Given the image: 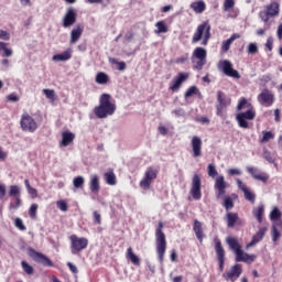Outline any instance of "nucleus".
<instances>
[{
	"mask_svg": "<svg viewBox=\"0 0 282 282\" xmlns=\"http://www.w3.org/2000/svg\"><path fill=\"white\" fill-rule=\"evenodd\" d=\"M281 217H282L281 210L278 209V207H274L270 213L271 221H273V224H276L278 221H282Z\"/></svg>",
	"mask_w": 282,
	"mask_h": 282,
	"instance_id": "nucleus-36",
	"label": "nucleus"
},
{
	"mask_svg": "<svg viewBox=\"0 0 282 282\" xmlns=\"http://www.w3.org/2000/svg\"><path fill=\"white\" fill-rule=\"evenodd\" d=\"M158 177V171H155L154 169H148L145 171V175L143 177V180L140 182V186L142 188H149L151 186V184H153V180H156Z\"/></svg>",
	"mask_w": 282,
	"mask_h": 282,
	"instance_id": "nucleus-12",
	"label": "nucleus"
},
{
	"mask_svg": "<svg viewBox=\"0 0 282 282\" xmlns=\"http://www.w3.org/2000/svg\"><path fill=\"white\" fill-rule=\"evenodd\" d=\"M155 28H158L155 31L156 34H166V32H169V28H166V23H164V21L156 22Z\"/></svg>",
	"mask_w": 282,
	"mask_h": 282,
	"instance_id": "nucleus-42",
	"label": "nucleus"
},
{
	"mask_svg": "<svg viewBox=\"0 0 282 282\" xmlns=\"http://www.w3.org/2000/svg\"><path fill=\"white\" fill-rule=\"evenodd\" d=\"M74 138H76V134L74 132L65 131L62 133V147H69L72 142H74Z\"/></svg>",
	"mask_w": 282,
	"mask_h": 282,
	"instance_id": "nucleus-26",
	"label": "nucleus"
},
{
	"mask_svg": "<svg viewBox=\"0 0 282 282\" xmlns=\"http://www.w3.org/2000/svg\"><path fill=\"white\" fill-rule=\"evenodd\" d=\"M9 197H21V187L18 185H11L9 187Z\"/></svg>",
	"mask_w": 282,
	"mask_h": 282,
	"instance_id": "nucleus-40",
	"label": "nucleus"
},
{
	"mask_svg": "<svg viewBox=\"0 0 282 282\" xmlns=\"http://www.w3.org/2000/svg\"><path fill=\"white\" fill-rule=\"evenodd\" d=\"M189 193L193 199H202V176H199L198 174H194L192 178V187Z\"/></svg>",
	"mask_w": 282,
	"mask_h": 282,
	"instance_id": "nucleus-6",
	"label": "nucleus"
},
{
	"mask_svg": "<svg viewBox=\"0 0 282 282\" xmlns=\"http://www.w3.org/2000/svg\"><path fill=\"white\" fill-rule=\"evenodd\" d=\"M113 113H116V104L111 102V95L102 94L99 98V106L95 108V115L102 119Z\"/></svg>",
	"mask_w": 282,
	"mask_h": 282,
	"instance_id": "nucleus-1",
	"label": "nucleus"
},
{
	"mask_svg": "<svg viewBox=\"0 0 282 282\" xmlns=\"http://www.w3.org/2000/svg\"><path fill=\"white\" fill-rule=\"evenodd\" d=\"M216 254L218 260H225L226 257V250H224V247L221 246V241H216L215 246Z\"/></svg>",
	"mask_w": 282,
	"mask_h": 282,
	"instance_id": "nucleus-35",
	"label": "nucleus"
},
{
	"mask_svg": "<svg viewBox=\"0 0 282 282\" xmlns=\"http://www.w3.org/2000/svg\"><path fill=\"white\" fill-rule=\"evenodd\" d=\"M194 232L199 241L204 239V229H202V223L199 220L194 221Z\"/></svg>",
	"mask_w": 282,
	"mask_h": 282,
	"instance_id": "nucleus-33",
	"label": "nucleus"
},
{
	"mask_svg": "<svg viewBox=\"0 0 282 282\" xmlns=\"http://www.w3.org/2000/svg\"><path fill=\"white\" fill-rule=\"evenodd\" d=\"M257 259V256L254 254H248L246 252H243V250H239L236 252V261L238 262H243V263H252V261H254Z\"/></svg>",
	"mask_w": 282,
	"mask_h": 282,
	"instance_id": "nucleus-19",
	"label": "nucleus"
},
{
	"mask_svg": "<svg viewBox=\"0 0 282 282\" xmlns=\"http://www.w3.org/2000/svg\"><path fill=\"white\" fill-rule=\"evenodd\" d=\"M56 206L59 210H62V213H67L68 210L67 202L64 199L57 200Z\"/></svg>",
	"mask_w": 282,
	"mask_h": 282,
	"instance_id": "nucleus-46",
	"label": "nucleus"
},
{
	"mask_svg": "<svg viewBox=\"0 0 282 282\" xmlns=\"http://www.w3.org/2000/svg\"><path fill=\"white\" fill-rule=\"evenodd\" d=\"M21 208V196L15 197V203H10L9 210L14 212Z\"/></svg>",
	"mask_w": 282,
	"mask_h": 282,
	"instance_id": "nucleus-43",
	"label": "nucleus"
},
{
	"mask_svg": "<svg viewBox=\"0 0 282 282\" xmlns=\"http://www.w3.org/2000/svg\"><path fill=\"white\" fill-rule=\"evenodd\" d=\"M80 36H83V28L80 25H77L75 29L70 31V43L73 45L75 43H78Z\"/></svg>",
	"mask_w": 282,
	"mask_h": 282,
	"instance_id": "nucleus-27",
	"label": "nucleus"
},
{
	"mask_svg": "<svg viewBox=\"0 0 282 282\" xmlns=\"http://www.w3.org/2000/svg\"><path fill=\"white\" fill-rule=\"evenodd\" d=\"M173 113H174L177 118H180V117H182V116L185 115V111H184V109L178 108V109L174 110Z\"/></svg>",
	"mask_w": 282,
	"mask_h": 282,
	"instance_id": "nucleus-62",
	"label": "nucleus"
},
{
	"mask_svg": "<svg viewBox=\"0 0 282 282\" xmlns=\"http://www.w3.org/2000/svg\"><path fill=\"white\" fill-rule=\"evenodd\" d=\"M241 264H235L224 276L225 279H239V276H241Z\"/></svg>",
	"mask_w": 282,
	"mask_h": 282,
	"instance_id": "nucleus-25",
	"label": "nucleus"
},
{
	"mask_svg": "<svg viewBox=\"0 0 282 282\" xmlns=\"http://www.w3.org/2000/svg\"><path fill=\"white\" fill-rule=\"evenodd\" d=\"M1 41H10V33L8 31L0 30Z\"/></svg>",
	"mask_w": 282,
	"mask_h": 282,
	"instance_id": "nucleus-57",
	"label": "nucleus"
},
{
	"mask_svg": "<svg viewBox=\"0 0 282 282\" xmlns=\"http://www.w3.org/2000/svg\"><path fill=\"white\" fill-rule=\"evenodd\" d=\"M265 232H268V227H261L252 237L251 241L247 245V250L249 248H252L253 246H257V243L263 241V238L265 237Z\"/></svg>",
	"mask_w": 282,
	"mask_h": 282,
	"instance_id": "nucleus-17",
	"label": "nucleus"
},
{
	"mask_svg": "<svg viewBox=\"0 0 282 282\" xmlns=\"http://www.w3.org/2000/svg\"><path fill=\"white\" fill-rule=\"evenodd\" d=\"M262 158H264L269 164H274V162H276V158H274V154L268 151V149L263 150Z\"/></svg>",
	"mask_w": 282,
	"mask_h": 282,
	"instance_id": "nucleus-41",
	"label": "nucleus"
},
{
	"mask_svg": "<svg viewBox=\"0 0 282 282\" xmlns=\"http://www.w3.org/2000/svg\"><path fill=\"white\" fill-rule=\"evenodd\" d=\"M217 101L218 105L216 106V113L217 116H219L220 118H224V109H226V107L230 106V98L226 96V94H224L221 90H219L217 93Z\"/></svg>",
	"mask_w": 282,
	"mask_h": 282,
	"instance_id": "nucleus-7",
	"label": "nucleus"
},
{
	"mask_svg": "<svg viewBox=\"0 0 282 282\" xmlns=\"http://www.w3.org/2000/svg\"><path fill=\"white\" fill-rule=\"evenodd\" d=\"M186 78H188L187 74L180 73L178 76L172 80V85L170 86V89H172V91H177V89L182 87V83H184Z\"/></svg>",
	"mask_w": 282,
	"mask_h": 282,
	"instance_id": "nucleus-21",
	"label": "nucleus"
},
{
	"mask_svg": "<svg viewBox=\"0 0 282 282\" xmlns=\"http://www.w3.org/2000/svg\"><path fill=\"white\" fill-rule=\"evenodd\" d=\"M235 8V0H225L224 10L228 12V10H232Z\"/></svg>",
	"mask_w": 282,
	"mask_h": 282,
	"instance_id": "nucleus-52",
	"label": "nucleus"
},
{
	"mask_svg": "<svg viewBox=\"0 0 282 282\" xmlns=\"http://www.w3.org/2000/svg\"><path fill=\"white\" fill-rule=\"evenodd\" d=\"M207 173H208V176L213 177V178H215V177H217V175H219V172H217V167H215L214 164H209L207 166Z\"/></svg>",
	"mask_w": 282,
	"mask_h": 282,
	"instance_id": "nucleus-44",
	"label": "nucleus"
},
{
	"mask_svg": "<svg viewBox=\"0 0 282 282\" xmlns=\"http://www.w3.org/2000/svg\"><path fill=\"white\" fill-rule=\"evenodd\" d=\"M282 221L273 223L271 229L272 241H278L281 239Z\"/></svg>",
	"mask_w": 282,
	"mask_h": 282,
	"instance_id": "nucleus-23",
	"label": "nucleus"
},
{
	"mask_svg": "<svg viewBox=\"0 0 282 282\" xmlns=\"http://www.w3.org/2000/svg\"><path fill=\"white\" fill-rule=\"evenodd\" d=\"M6 197V185L0 184V199Z\"/></svg>",
	"mask_w": 282,
	"mask_h": 282,
	"instance_id": "nucleus-63",
	"label": "nucleus"
},
{
	"mask_svg": "<svg viewBox=\"0 0 282 282\" xmlns=\"http://www.w3.org/2000/svg\"><path fill=\"white\" fill-rule=\"evenodd\" d=\"M226 242L230 250L235 251V254L241 250V245H239L237 238L227 237Z\"/></svg>",
	"mask_w": 282,
	"mask_h": 282,
	"instance_id": "nucleus-29",
	"label": "nucleus"
},
{
	"mask_svg": "<svg viewBox=\"0 0 282 282\" xmlns=\"http://www.w3.org/2000/svg\"><path fill=\"white\" fill-rule=\"evenodd\" d=\"M7 100L9 102H19V97L17 94H11L7 96Z\"/></svg>",
	"mask_w": 282,
	"mask_h": 282,
	"instance_id": "nucleus-59",
	"label": "nucleus"
},
{
	"mask_svg": "<svg viewBox=\"0 0 282 282\" xmlns=\"http://www.w3.org/2000/svg\"><path fill=\"white\" fill-rule=\"evenodd\" d=\"M69 58H72V50H67L61 54H56L52 57V61H54L55 63H61V62H65V61H69Z\"/></svg>",
	"mask_w": 282,
	"mask_h": 282,
	"instance_id": "nucleus-28",
	"label": "nucleus"
},
{
	"mask_svg": "<svg viewBox=\"0 0 282 282\" xmlns=\"http://www.w3.org/2000/svg\"><path fill=\"white\" fill-rule=\"evenodd\" d=\"M247 173H249L253 180H258V182H268V175L260 174L257 167L247 166Z\"/></svg>",
	"mask_w": 282,
	"mask_h": 282,
	"instance_id": "nucleus-22",
	"label": "nucleus"
},
{
	"mask_svg": "<svg viewBox=\"0 0 282 282\" xmlns=\"http://www.w3.org/2000/svg\"><path fill=\"white\" fill-rule=\"evenodd\" d=\"M276 35H278V39L281 41V39H282V23L278 26Z\"/></svg>",
	"mask_w": 282,
	"mask_h": 282,
	"instance_id": "nucleus-64",
	"label": "nucleus"
},
{
	"mask_svg": "<svg viewBox=\"0 0 282 282\" xmlns=\"http://www.w3.org/2000/svg\"><path fill=\"white\" fill-rule=\"evenodd\" d=\"M28 254L31 259L35 261V263H40L45 268L54 267V263L52 262V260H50V258H47V256L43 254L42 252L35 251L32 247L28 249Z\"/></svg>",
	"mask_w": 282,
	"mask_h": 282,
	"instance_id": "nucleus-4",
	"label": "nucleus"
},
{
	"mask_svg": "<svg viewBox=\"0 0 282 282\" xmlns=\"http://www.w3.org/2000/svg\"><path fill=\"white\" fill-rule=\"evenodd\" d=\"M235 224H238L239 226H241V224H243L240 218L239 215H237V213H227V226L228 228H235Z\"/></svg>",
	"mask_w": 282,
	"mask_h": 282,
	"instance_id": "nucleus-24",
	"label": "nucleus"
},
{
	"mask_svg": "<svg viewBox=\"0 0 282 282\" xmlns=\"http://www.w3.org/2000/svg\"><path fill=\"white\" fill-rule=\"evenodd\" d=\"M72 241V252L76 254V252H80V250H85L89 245V241L86 238H79L78 236H70Z\"/></svg>",
	"mask_w": 282,
	"mask_h": 282,
	"instance_id": "nucleus-10",
	"label": "nucleus"
},
{
	"mask_svg": "<svg viewBox=\"0 0 282 282\" xmlns=\"http://www.w3.org/2000/svg\"><path fill=\"white\" fill-rule=\"evenodd\" d=\"M22 269L28 273V274H34V268L30 265L26 261L21 262Z\"/></svg>",
	"mask_w": 282,
	"mask_h": 282,
	"instance_id": "nucleus-48",
	"label": "nucleus"
},
{
	"mask_svg": "<svg viewBox=\"0 0 282 282\" xmlns=\"http://www.w3.org/2000/svg\"><path fill=\"white\" fill-rule=\"evenodd\" d=\"M202 138L195 135L192 138L191 148L193 158H202Z\"/></svg>",
	"mask_w": 282,
	"mask_h": 282,
	"instance_id": "nucleus-16",
	"label": "nucleus"
},
{
	"mask_svg": "<svg viewBox=\"0 0 282 282\" xmlns=\"http://www.w3.org/2000/svg\"><path fill=\"white\" fill-rule=\"evenodd\" d=\"M76 17H77L76 10H74V8H68L63 18V22H62L63 28H72V25L76 23Z\"/></svg>",
	"mask_w": 282,
	"mask_h": 282,
	"instance_id": "nucleus-13",
	"label": "nucleus"
},
{
	"mask_svg": "<svg viewBox=\"0 0 282 282\" xmlns=\"http://www.w3.org/2000/svg\"><path fill=\"white\" fill-rule=\"evenodd\" d=\"M206 56H207L206 48L196 47L194 50L192 57L197 59V63H196L197 69H202V67H204L206 65Z\"/></svg>",
	"mask_w": 282,
	"mask_h": 282,
	"instance_id": "nucleus-11",
	"label": "nucleus"
},
{
	"mask_svg": "<svg viewBox=\"0 0 282 282\" xmlns=\"http://www.w3.org/2000/svg\"><path fill=\"white\" fill-rule=\"evenodd\" d=\"M228 175H241V170L230 169V170H228Z\"/></svg>",
	"mask_w": 282,
	"mask_h": 282,
	"instance_id": "nucleus-61",
	"label": "nucleus"
},
{
	"mask_svg": "<svg viewBox=\"0 0 282 282\" xmlns=\"http://www.w3.org/2000/svg\"><path fill=\"white\" fill-rule=\"evenodd\" d=\"M39 210V205L37 204H32L30 209H29V215L31 219H36V212Z\"/></svg>",
	"mask_w": 282,
	"mask_h": 282,
	"instance_id": "nucleus-49",
	"label": "nucleus"
},
{
	"mask_svg": "<svg viewBox=\"0 0 282 282\" xmlns=\"http://www.w3.org/2000/svg\"><path fill=\"white\" fill-rule=\"evenodd\" d=\"M95 80H96L97 85H107V83H109V75L100 72L96 75Z\"/></svg>",
	"mask_w": 282,
	"mask_h": 282,
	"instance_id": "nucleus-37",
	"label": "nucleus"
},
{
	"mask_svg": "<svg viewBox=\"0 0 282 282\" xmlns=\"http://www.w3.org/2000/svg\"><path fill=\"white\" fill-rule=\"evenodd\" d=\"M263 213H265V206L259 205L258 207L253 208L252 214L253 217L259 221V224L263 223Z\"/></svg>",
	"mask_w": 282,
	"mask_h": 282,
	"instance_id": "nucleus-30",
	"label": "nucleus"
},
{
	"mask_svg": "<svg viewBox=\"0 0 282 282\" xmlns=\"http://www.w3.org/2000/svg\"><path fill=\"white\" fill-rule=\"evenodd\" d=\"M197 91H199L197 87L195 86L189 87L185 93V98H191V96H193L194 94H197Z\"/></svg>",
	"mask_w": 282,
	"mask_h": 282,
	"instance_id": "nucleus-54",
	"label": "nucleus"
},
{
	"mask_svg": "<svg viewBox=\"0 0 282 282\" xmlns=\"http://www.w3.org/2000/svg\"><path fill=\"white\" fill-rule=\"evenodd\" d=\"M237 39H240V35L235 33L227 41L223 42V52H228V50H230V46L232 45V43H235V41H237Z\"/></svg>",
	"mask_w": 282,
	"mask_h": 282,
	"instance_id": "nucleus-31",
	"label": "nucleus"
},
{
	"mask_svg": "<svg viewBox=\"0 0 282 282\" xmlns=\"http://www.w3.org/2000/svg\"><path fill=\"white\" fill-rule=\"evenodd\" d=\"M228 187V184L226 183L224 175H220L215 181V188L218 189V193L216 197L219 199L223 195L226 194V188Z\"/></svg>",
	"mask_w": 282,
	"mask_h": 282,
	"instance_id": "nucleus-18",
	"label": "nucleus"
},
{
	"mask_svg": "<svg viewBox=\"0 0 282 282\" xmlns=\"http://www.w3.org/2000/svg\"><path fill=\"white\" fill-rule=\"evenodd\" d=\"M22 130L26 131L28 133H34L36 129H39V124H36V121L32 116L28 113H23L21 121H20Z\"/></svg>",
	"mask_w": 282,
	"mask_h": 282,
	"instance_id": "nucleus-5",
	"label": "nucleus"
},
{
	"mask_svg": "<svg viewBox=\"0 0 282 282\" xmlns=\"http://www.w3.org/2000/svg\"><path fill=\"white\" fill-rule=\"evenodd\" d=\"M224 206L226 208V210H231V208H235V203H232V198L230 197H226L224 200Z\"/></svg>",
	"mask_w": 282,
	"mask_h": 282,
	"instance_id": "nucleus-50",
	"label": "nucleus"
},
{
	"mask_svg": "<svg viewBox=\"0 0 282 282\" xmlns=\"http://www.w3.org/2000/svg\"><path fill=\"white\" fill-rule=\"evenodd\" d=\"M127 259H129L133 265H140V258L133 253L132 248H128Z\"/></svg>",
	"mask_w": 282,
	"mask_h": 282,
	"instance_id": "nucleus-38",
	"label": "nucleus"
},
{
	"mask_svg": "<svg viewBox=\"0 0 282 282\" xmlns=\"http://www.w3.org/2000/svg\"><path fill=\"white\" fill-rule=\"evenodd\" d=\"M89 189L95 195H98V193L100 192V177H98V174H93L90 176Z\"/></svg>",
	"mask_w": 282,
	"mask_h": 282,
	"instance_id": "nucleus-20",
	"label": "nucleus"
},
{
	"mask_svg": "<svg viewBox=\"0 0 282 282\" xmlns=\"http://www.w3.org/2000/svg\"><path fill=\"white\" fill-rule=\"evenodd\" d=\"M42 91L48 100H54V98L56 97V93L53 89L45 88Z\"/></svg>",
	"mask_w": 282,
	"mask_h": 282,
	"instance_id": "nucleus-47",
	"label": "nucleus"
},
{
	"mask_svg": "<svg viewBox=\"0 0 282 282\" xmlns=\"http://www.w3.org/2000/svg\"><path fill=\"white\" fill-rule=\"evenodd\" d=\"M14 226L15 228H19V230H25V225H23V220L21 218H15Z\"/></svg>",
	"mask_w": 282,
	"mask_h": 282,
	"instance_id": "nucleus-56",
	"label": "nucleus"
},
{
	"mask_svg": "<svg viewBox=\"0 0 282 282\" xmlns=\"http://www.w3.org/2000/svg\"><path fill=\"white\" fill-rule=\"evenodd\" d=\"M270 140H274V134L270 131L264 132L261 142H270Z\"/></svg>",
	"mask_w": 282,
	"mask_h": 282,
	"instance_id": "nucleus-53",
	"label": "nucleus"
},
{
	"mask_svg": "<svg viewBox=\"0 0 282 282\" xmlns=\"http://www.w3.org/2000/svg\"><path fill=\"white\" fill-rule=\"evenodd\" d=\"M199 41H202V45H208V41H210V24L208 22L198 25L192 37V43H199Z\"/></svg>",
	"mask_w": 282,
	"mask_h": 282,
	"instance_id": "nucleus-3",
	"label": "nucleus"
},
{
	"mask_svg": "<svg viewBox=\"0 0 282 282\" xmlns=\"http://www.w3.org/2000/svg\"><path fill=\"white\" fill-rule=\"evenodd\" d=\"M246 105L247 107H250V105H248V100L246 98H242L237 106L238 111H241V109H243Z\"/></svg>",
	"mask_w": 282,
	"mask_h": 282,
	"instance_id": "nucleus-58",
	"label": "nucleus"
},
{
	"mask_svg": "<svg viewBox=\"0 0 282 282\" xmlns=\"http://www.w3.org/2000/svg\"><path fill=\"white\" fill-rule=\"evenodd\" d=\"M259 17L263 23H268V21H270V14L268 11H260Z\"/></svg>",
	"mask_w": 282,
	"mask_h": 282,
	"instance_id": "nucleus-55",
	"label": "nucleus"
},
{
	"mask_svg": "<svg viewBox=\"0 0 282 282\" xmlns=\"http://www.w3.org/2000/svg\"><path fill=\"white\" fill-rule=\"evenodd\" d=\"M258 101L260 105H267L271 107L274 104V95L269 89H263L262 93L258 96Z\"/></svg>",
	"mask_w": 282,
	"mask_h": 282,
	"instance_id": "nucleus-14",
	"label": "nucleus"
},
{
	"mask_svg": "<svg viewBox=\"0 0 282 282\" xmlns=\"http://www.w3.org/2000/svg\"><path fill=\"white\" fill-rule=\"evenodd\" d=\"M67 265H68L70 272H73V274H78V268L76 265H74V263L67 262Z\"/></svg>",
	"mask_w": 282,
	"mask_h": 282,
	"instance_id": "nucleus-60",
	"label": "nucleus"
},
{
	"mask_svg": "<svg viewBox=\"0 0 282 282\" xmlns=\"http://www.w3.org/2000/svg\"><path fill=\"white\" fill-rule=\"evenodd\" d=\"M236 184L238 188L242 191L245 195V199H247L248 202H251V204H254V199H257V197L252 192H250V189L248 188V185L243 184V182L239 178L236 180Z\"/></svg>",
	"mask_w": 282,
	"mask_h": 282,
	"instance_id": "nucleus-15",
	"label": "nucleus"
},
{
	"mask_svg": "<svg viewBox=\"0 0 282 282\" xmlns=\"http://www.w3.org/2000/svg\"><path fill=\"white\" fill-rule=\"evenodd\" d=\"M256 116L257 113L252 109H249L246 112L238 113L236 120L241 129H248V121L246 120H254Z\"/></svg>",
	"mask_w": 282,
	"mask_h": 282,
	"instance_id": "nucleus-9",
	"label": "nucleus"
},
{
	"mask_svg": "<svg viewBox=\"0 0 282 282\" xmlns=\"http://www.w3.org/2000/svg\"><path fill=\"white\" fill-rule=\"evenodd\" d=\"M191 8L197 14H202V12H204L206 10V3H204V1L193 2L191 4Z\"/></svg>",
	"mask_w": 282,
	"mask_h": 282,
	"instance_id": "nucleus-34",
	"label": "nucleus"
},
{
	"mask_svg": "<svg viewBox=\"0 0 282 282\" xmlns=\"http://www.w3.org/2000/svg\"><path fill=\"white\" fill-rule=\"evenodd\" d=\"M219 67L221 68L225 76H229L230 78H241L239 72L232 68V63L228 59H225L219 63Z\"/></svg>",
	"mask_w": 282,
	"mask_h": 282,
	"instance_id": "nucleus-8",
	"label": "nucleus"
},
{
	"mask_svg": "<svg viewBox=\"0 0 282 282\" xmlns=\"http://www.w3.org/2000/svg\"><path fill=\"white\" fill-rule=\"evenodd\" d=\"M83 184H85V177L77 176L73 180V186L75 188H82Z\"/></svg>",
	"mask_w": 282,
	"mask_h": 282,
	"instance_id": "nucleus-45",
	"label": "nucleus"
},
{
	"mask_svg": "<svg viewBox=\"0 0 282 282\" xmlns=\"http://www.w3.org/2000/svg\"><path fill=\"white\" fill-rule=\"evenodd\" d=\"M164 224L162 221L159 223V228L155 231V239H156V254L160 263H164V254L166 253V236L164 231Z\"/></svg>",
	"mask_w": 282,
	"mask_h": 282,
	"instance_id": "nucleus-2",
	"label": "nucleus"
},
{
	"mask_svg": "<svg viewBox=\"0 0 282 282\" xmlns=\"http://www.w3.org/2000/svg\"><path fill=\"white\" fill-rule=\"evenodd\" d=\"M267 12L269 17H279V3L271 2L269 6H267Z\"/></svg>",
	"mask_w": 282,
	"mask_h": 282,
	"instance_id": "nucleus-32",
	"label": "nucleus"
},
{
	"mask_svg": "<svg viewBox=\"0 0 282 282\" xmlns=\"http://www.w3.org/2000/svg\"><path fill=\"white\" fill-rule=\"evenodd\" d=\"M105 181L109 186H116V174L113 172L105 173Z\"/></svg>",
	"mask_w": 282,
	"mask_h": 282,
	"instance_id": "nucleus-39",
	"label": "nucleus"
},
{
	"mask_svg": "<svg viewBox=\"0 0 282 282\" xmlns=\"http://www.w3.org/2000/svg\"><path fill=\"white\" fill-rule=\"evenodd\" d=\"M247 52L248 54H257V52H259V46L254 43H250L247 47Z\"/></svg>",
	"mask_w": 282,
	"mask_h": 282,
	"instance_id": "nucleus-51",
	"label": "nucleus"
}]
</instances>
